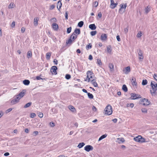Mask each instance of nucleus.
Listing matches in <instances>:
<instances>
[{"label": "nucleus", "instance_id": "4d7b16f0", "mask_svg": "<svg viewBox=\"0 0 157 157\" xmlns=\"http://www.w3.org/2000/svg\"><path fill=\"white\" fill-rule=\"evenodd\" d=\"M51 21L54 22V23H55V22H56V18L55 17H53V18H52L51 19Z\"/></svg>", "mask_w": 157, "mask_h": 157}, {"label": "nucleus", "instance_id": "603ef678", "mask_svg": "<svg viewBox=\"0 0 157 157\" xmlns=\"http://www.w3.org/2000/svg\"><path fill=\"white\" fill-rule=\"evenodd\" d=\"M38 116L40 118H42L43 116V114L42 113L40 112L38 113Z\"/></svg>", "mask_w": 157, "mask_h": 157}, {"label": "nucleus", "instance_id": "7ed1b4c3", "mask_svg": "<svg viewBox=\"0 0 157 157\" xmlns=\"http://www.w3.org/2000/svg\"><path fill=\"white\" fill-rule=\"evenodd\" d=\"M133 139L136 141L141 143L146 142L145 139L142 137L140 135L134 138Z\"/></svg>", "mask_w": 157, "mask_h": 157}, {"label": "nucleus", "instance_id": "f8f14e48", "mask_svg": "<svg viewBox=\"0 0 157 157\" xmlns=\"http://www.w3.org/2000/svg\"><path fill=\"white\" fill-rule=\"evenodd\" d=\"M130 67L129 66L127 67L123 70V72L126 74H128L130 71Z\"/></svg>", "mask_w": 157, "mask_h": 157}, {"label": "nucleus", "instance_id": "a19ab883", "mask_svg": "<svg viewBox=\"0 0 157 157\" xmlns=\"http://www.w3.org/2000/svg\"><path fill=\"white\" fill-rule=\"evenodd\" d=\"M92 47V45L90 44L89 45H87L86 47V48L87 50H88L89 49H90Z\"/></svg>", "mask_w": 157, "mask_h": 157}, {"label": "nucleus", "instance_id": "473e14b6", "mask_svg": "<svg viewBox=\"0 0 157 157\" xmlns=\"http://www.w3.org/2000/svg\"><path fill=\"white\" fill-rule=\"evenodd\" d=\"M107 135L106 134H105L101 136L99 139L98 141H100L102 139L105 138L107 136Z\"/></svg>", "mask_w": 157, "mask_h": 157}, {"label": "nucleus", "instance_id": "aec40b11", "mask_svg": "<svg viewBox=\"0 0 157 157\" xmlns=\"http://www.w3.org/2000/svg\"><path fill=\"white\" fill-rule=\"evenodd\" d=\"M73 33L77 35L79 34L80 33V29H76Z\"/></svg>", "mask_w": 157, "mask_h": 157}, {"label": "nucleus", "instance_id": "ea45409f", "mask_svg": "<svg viewBox=\"0 0 157 157\" xmlns=\"http://www.w3.org/2000/svg\"><path fill=\"white\" fill-rule=\"evenodd\" d=\"M134 106V105L133 103H128L127 104V107H130L131 108H132Z\"/></svg>", "mask_w": 157, "mask_h": 157}, {"label": "nucleus", "instance_id": "cd10ccee", "mask_svg": "<svg viewBox=\"0 0 157 157\" xmlns=\"http://www.w3.org/2000/svg\"><path fill=\"white\" fill-rule=\"evenodd\" d=\"M109 66L111 71H113L114 69V66L113 64L111 63H109Z\"/></svg>", "mask_w": 157, "mask_h": 157}, {"label": "nucleus", "instance_id": "9d476101", "mask_svg": "<svg viewBox=\"0 0 157 157\" xmlns=\"http://www.w3.org/2000/svg\"><path fill=\"white\" fill-rule=\"evenodd\" d=\"M138 54L139 56V59L142 60L144 58V56H143V52L141 49H139L138 51Z\"/></svg>", "mask_w": 157, "mask_h": 157}, {"label": "nucleus", "instance_id": "423d86ee", "mask_svg": "<svg viewBox=\"0 0 157 157\" xmlns=\"http://www.w3.org/2000/svg\"><path fill=\"white\" fill-rule=\"evenodd\" d=\"M140 104L143 105L147 106L149 105L150 104V102L148 101V99L146 98L142 99L141 100Z\"/></svg>", "mask_w": 157, "mask_h": 157}, {"label": "nucleus", "instance_id": "412c9836", "mask_svg": "<svg viewBox=\"0 0 157 157\" xmlns=\"http://www.w3.org/2000/svg\"><path fill=\"white\" fill-rule=\"evenodd\" d=\"M89 28L92 30H95L96 29V27L95 24H92L89 25Z\"/></svg>", "mask_w": 157, "mask_h": 157}, {"label": "nucleus", "instance_id": "79ce46f5", "mask_svg": "<svg viewBox=\"0 0 157 157\" xmlns=\"http://www.w3.org/2000/svg\"><path fill=\"white\" fill-rule=\"evenodd\" d=\"M147 83V80L146 79L143 80L142 82V84L143 85H146Z\"/></svg>", "mask_w": 157, "mask_h": 157}, {"label": "nucleus", "instance_id": "5fc2aeb1", "mask_svg": "<svg viewBox=\"0 0 157 157\" xmlns=\"http://www.w3.org/2000/svg\"><path fill=\"white\" fill-rule=\"evenodd\" d=\"M12 109L11 108H9L8 109L6 110V113H7L9 112H10L12 110Z\"/></svg>", "mask_w": 157, "mask_h": 157}, {"label": "nucleus", "instance_id": "2eb2a0df", "mask_svg": "<svg viewBox=\"0 0 157 157\" xmlns=\"http://www.w3.org/2000/svg\"><path fill=\"white\" fill-rule=\"evenodd\" d=\"M25 92V90H23L22 91L20 92L17 95L20 98H21L24 96Z\"/></svg>", "mask_w": 157, "mask_h": 157}, {"label": "nucleus", "instance_id": "ddd939ff", "mask_svg": "<svg viewBox=\"0 0 157 157\" xmlns=\"http://www.w3.org/2000/svg\"><path fill=\"white\" fill-rule=\"evenodd\" d=\"M111 1V4H110V7L112 9H114L116 7L117 5L118 4L117 3H115L113 0H110Z\"/></svg>", "mask_w": 157, "mask_h": 157}, {"label": "nucleus", "instance_id": "5701e85b", "mask_svg": "<svg viewBox=\"0 0 157 157\" xmlns=\"http://www.w3.org/2000/svg\"><path fill=\"white\" fill-rule=\"evenodd\" d=\"M62 3L61 2V0H59L58 2V6H57V8L59 10V9H60L61 6H62Z\"/></svg>", "mask_w": 157, "mask_h": 157}, {"label": "nucleus", "instance_id": "39448f33", "mask_svg": "<svg viewBox=\"0 0 157 157\" xmlns=\"http://www.w3.org/2000/svg\"><path fill=\"white\" fill-rule=\"evenodd\" d=\"M87 78L88 81L89 82L91 80H92L93 78V73L90 71H87Z\"/></svg>", "mask_w": 157, "mask_h": 157}, {"label": "nucleus", "instance_id": "6ab92c4d", "mask_svg": "<svg viewBox=\"0 0 157 157\" xmlns=\"http://www.w3.org/2000/svg\"><path fill=\"white\" fill-rule=\"evenodd\" d=\"M77 37V35L76 34H75L74 33H72V35L71 36L70 38L73 40V41Z\"/></svg>", "mask_w": 157, "mask_h": 157}, {"label": "nucleus", "instance_id": "a18cd8bd", "mask_svg": "<svg viewBox=\"0 0 157 157\" xmlns=\"http://www.w3.org/2000/svg\"><path fill=\"white\" fill-rule=\"evenodd\" d=\"M97 33V32L96 31H93L90 32V34L92 36H94L96 35Z\"/></svg>", "mask_w": 157, "mask_h": 157}, {"label": "nucleus", "instance_id": "20e7f679", "mask_svg": "<svg viewBox=\"0 0 157 157\" xmlns=\"http://www.w3.org/2000/svg\"><path fill=\"white\" fill-rule=\"evenodd\" d=\"M120 8L119 10V12L121 14H123L124 12L126 7L127 6V4L125 3L124 4H121L120 5Z\"/></svg>", "mask_w": 157, "mask_h": 157}, {"label": "nucleus", "instance_id": "6e6d98bb", "mask_svg": "<svg viewBox=\"0 0 157 157\" xmlns=\"http://www.w3.org/2000/svg\"><path fill=\"white\" fill-rule=\"evenodd\" d=\"M15 22L14 21H13L12 24L11 25V26L13 28L15 26Z\"/></svg>", "mask_w": 157, "mask_h": 157}, {"label": "nucleus", "instance_id": "bf43d9fd", "mask_svg": "<svg viewBox=\"0 0 157 157\" xmlns=\"http://www.w3.org/2000/svg\"><path fill=\"white\" fill-rule=\"evenodd\" d=\"M92 110L93 111L95 112L97 111V109L95 106L93 105L92 106Z\"/></svg>", "mask_w": 157, "mask_h": 157}, {"label": "nucleus", "instance_id": "7c9ffc66", "mask_svg": "<svg viewBox=\"0 0 157 157\" xmlns=\"http://www.w3.org/2000/svg\"><path fill=\"white\" fill-rule=\"evenodd\" d=\"M124 141V139L123 138H118L117 140V142L119 143L121 142H123Z\"/></svg>", "mask_w": 157, "mask_h": 157}, {"label": "nucleus", "instance_id": "f03ea898", "mask_svg": "<svg viewBox=\"0 0 157 157\" xmlns=\"http://www.w3.org/2000/svg\"><path fill=\"white\" fill-rule=\"evenodd\" d=\"M104 112L105 114L109 115H111L113 112V110L111 106L110 105H108L105 107Z\"/></svg>", "mask_w": 157, "mask_h": 157}, {"label": "nucleus", "instance_id": "49530a36", "mask_svg": "<svg viewBox=\"0 0 157 157\" xmlns=\"http://www.w3.org/2000/svg\"><path fill=\"white\" fill-rule=\"evenodd\" d=\"M97 63L99 65H102V63L100 59H97Z\"/></svg>", "mask_w": 157, "mask_h": 157}, {"label": "nucleus", "instance_id": "4be33fe9", "mask_svg": "<svg viewBox=\"0 0 157 157\" xmlns=\"http://www.w3.org/2000/svg\"><path fill=\"white\" fill-rule=\"evenodd\" d=\"M91 82L92 84L94 86L97 87L98 86V84L94 79L91 80Z\"/></svg>", "mask_w": 157, "mask_h": 157}, {"label": "nucleus", "instance_id": "de8ad7c7", "mask_svg": "<svg viewBox=\"0 0 157 157\" xmlns=\"http://www.w3.org/2000/svg\"><path fill=\"white\" fill-rule=\"evenodd\" d=\"M98 5V2H95L93 4V6L95 7H97Z\"/></svg>", "mask_w": 157, "mask_h": 157}, {"label": "nucleus", "instance_id": "e433bc0d", "mask_svg": "<svg viewBox=\"0 0 157 157\" xmlns=\"http://www.w3.org/2000/svg\"><path fill=\"white\" fill-rule=\"evenodd\" d=\"M83 22L82 21H81L78 23V25L80 27H82L83 26Z\"/></svg>", "mask_w": 157, "mask_h": 157}, {"label": "nucleus", "instance_id": "c9c22d12", "mask_svg": "<svg viewBox=\"0 0 157 157\" xmlns=\"http://www.w3.org/2000/svg\"><path fill=\"white\" fill-rule=\"evenodd\" d=\"M51 53L50 52H47L46 54V58L48 59H49L51 56Z\"/></svg>", "mask_w": 157, "mask_h": 157}, {"label": "nucleus", "instance_id": "f704fd0d", "mask_svg": "<svg viewBox=\"0 0 157 157\" xmlns=\"http://www.w3.org/2000/svg\"><path fill=\"white\" fill-rule=\"evenodd\" d=\"M122 89V90L125 92H126L128 91L127 88L125 85H123Z\"/></svg>", "mask_w": 157, "mask_h": 157}, {"label": "nucleus", "instance_id": "bb28decb", "mask_svg": "<svg viewBox=\"0 0 157 157\" xmlns=\"http://www.w3.org/2000/svg\"><path fill=\"white\" fill-rule=\"evenodd\" d=\"M72 42H73V40H72L70 38L68 40H67L66 44H69L70 45H71V44Z\"/></svg>", "mask_w": 157, "mask_h": 157}, {"label": "nucleus", "instance_id": "338daca9", "mask_svg": "<svg viewBox=\"0 0 157 157\" xmlns=\"http://www.w3.org/2000/svg\"><path fill=\"white\" fill-rule=\"evenodd\" d=\"M117 39L118 41H121V39L120 37L119 36L117 35Z\"/></svg>", "mask_w": 157, "mask_h": 157}, {"label": "nucleus", "instance_id": "680f3d73", "mask_svg": "<svg viewBox=\"0 0 157 157\" xmlns=\"http://www.w3.org/2000/svg\"><path fill=\"white\" fill-rule=\"evenodd\" d=\"M25 30V28L24 27H22L21 29V32L22 33H24Z\"/></svg>", "mask_w": 157, "mask_h": 157}, {"label": "nucleus", "instance_id": "0e129e2a", "mask_svg": "<svg viewBox=\"0 0 157 157\" xmlns=\"http://www.w3.org/2000/svg\"><path fill=\"white\" fill-rule=\"evenodd\" d=\"M128 31V28H125L124 29V32L125 34H126Z\"/></svg>", "mask_w": 157, "mask_h": 157}, {"label": "nucleus", "instance_id": "9b49d317", "mask_svg": "<svg viewBox=\"0 0 157 157\" xmlns=\"http://www.w3.org/2000/svg\"><path fill=\"white\" fill-rule=\"evenodd\" d=\"M140 95L136 94H135L132 93L131 94V97L130 98L132 99H135L140 98Z\"/></svg>", "mask_w": 157, "mask_h": 157}, {"label": "nucleus", "instance_id": "774afa93", "mask_svg": "<svg viewBox=\"0 0 157 157\" xmlns=\"http://www.w3.org/2000/svg\"><path fill=\"white\" fill-rule=\"evenodd\" d=\"M153 77L157 81V74H155L154 75Z\"/></svg>", "mask_w": 157, "mask_h": 157}, {"label": "nucleus", "instance_id": "2f4dec72", "mask_svg": "<svg viewBox=\"0 0 157 157\" xmlns=\"http://www.w3.org/2000/svg\"><path fill=\"white\" fill-rule=\"evenodd\" d=\"M151 7L149 6H148L145 9V12L146 13H147L150 10Z\"/></svg>", "mask_w": 157, "mask_h": 157}, {"label": "nucleus", "instance_id": "4c0bfd02", "mask_svg": "<svg viewBox=\"0 0 157 157\" xmlns=\"http://www.w3.org/2000/svg\"><path fill=\"white\" fill-rule=\"evenodd\" d=\"M31 104H32V102H29V103H27L24 106V107L25 108H27L28 107H29L31 105Z\"/></svg>", "mask_w": 157, "mask_h": 157}, {"label": "nucleus", "instance_id": "dca6fc26", "mask_svg": "<svg viewBox=\"0 0 157 157\" xmlns=\"http://www.w3.org/2000/svg\"><path fill=\"white\" fill-rule=\"evenodd\" d=\"M52 27L55 30H57L58 29V25L55 23H53L52 24Z\"/></svg>", "mask_w": 157, "mask_h": 157}, {"label": "nucleus", "instance_id": "09e8293b", "mask_svg": "<svg viewBox=\"0 0 157 157\" xmlns=\"http://www.w3.org/2000/svg\"><path fill=\"white\" fill-rule=\"evenodd\" d=\"M71 78V76L70 75L66 74L65 76V78L67 79H69Z\"/></svg>", "mask_w": 157, "mask_h": 157}, {"label": "nucleus", "instance_id": "b1692460", "mask_svg": "<svg viewBox=\"0 0 157 157\" xmlns=\"http://www.w3.org/2000/svg\"><path fill=\"white\" fill-rule=\"evenodd\" d=\"M112 50L111 46L110 45H109L107 47V52L109 53H110Z\"/></svg>", "mask_w": 157, "mask_h": 157}, {"label": "nucleus", "instance_id": "864d4df0", "mask_svg": "<svg viewBox=\"0 0 157 157\" xmlns=\"http://www.w3.org/2000/svg\"><path fill=\"white\" fill-rule=\"evenodd\" d=\"M55 7V6L54 5H52L50 6L49 9L51 10H52L54 9Z\"/></svg>", "mask_w": 157, "mask_h": 157}, {"label": "nucleus", "instance_id": "c03bdc74", "mask_svg": "<svg viewBox=\"0 0 157 157\" xmlns=\"http://www.w3.org/2000/svg\"><path fill=\"white\" fill-rule=\"evenodd\" d=\"M141 111L143 113H146L147 112V109L145 108H142L141 109Z\"/></svg>", "mask_w": 157, "mask_h": 157}, {"label": "nucleus", "instance_id": "13d9d810", "mask_svg": "<svg viewBox=\"0 0 157 157\" xmlns=\"http://www.w3.org/2000/svg\"><path fill=\"white\" fill-rule=\"evenodd\" d=\"M50 125L52 127H54L55 126V124L53 122H50Z\"/></svg>", "mask_w": 157, "mask_h": 157}, {"label": "nucleus", "instance_id": "393cba45", "mask_svg": "<svg viewBox=\"0 0 157 157\" xmlns=\"http://www.w3.org/2000/svg\"><path fill=\"white\" fill-rule=\"evenodd\" d=\"M32 55L31 51H29L27 53V57L29 59L32 57Z\"/></svg>", "mask_w": 157, "mask_h": 157}, {"label": "nucleus", "instance_id": "6e6552de", "mask_svg": "<svg viewBox=\"0 0 157 157\" xmlns=\"http://www.w3.org/2000/svg\"><path fill=\"white\" fill-rule=\"evenodd\" d=\"M57 69V68L56 66H53L52 67L50 70L51 73H52L53 75H56L57 74L56 71Z\"/></svg>", "mask_w": 157, "mask_h": 157}, {"label": "nucleus", "instance_id": "052dcab7", "mask_svg": "<svg viewBox=\"0 0 157 157\" xmlns=\"http://www.w3.org/2000/svg\"><path fill=\"white\" fill-rule=\"evenodd\" d=\"M33 134H34V136H35L39 134V132L38 131H35L33 132Z\"/></svg>", "mask_w": 157, "mask_h": 157}, {"label": "nucleus", "instance_id": "a878e982", "mask_svg": "<svg viewBox=\"0 0 157 157\" xmlns=\"http://www.w3.org/2000/svg\"><path fill=\"white\" fill-rule=\"evenodd\" d=\"M39 20V18L38 17L35 18L34 20V25L35 26H36L38 25V21Z\"/></svg>", "mask_w": 157, "mask_h": 157}, {"label": "nucleus", "instance_id": "72a5a7b5", "mask_svg": "<svg viewBox=\"0 0 157 157\" xmlns=\"http://www.w3.org/2000/svg\"><path fill=\"white\" fill-rule=\"evenodd\" d=\"M15 5L13 2L11 3L8 6V8L9 9H11L14 7Z\"/></svg>", "mask_w": 157, "mask_h": 157}, {"label": "nucleus", "instance_id": "f3484780", "mask_svg": "<svg viewBox=\"0 0 157 157\" xmlns=\"http://www.w3.org/2000/svg\"><path fill=\"white\" fill-rule=\"evenodd\" d=\"M68 108L72 112L75 113L76 111V110L75 107L72 105H69L68 106Z\"/></svg>", "mask_w": 157, "mask_h": 157}, {"label": "nucleus", "instance_id": "3c124183", "mask_svg": "<svg viewBox=\"0 0 157 157\" xmlns=\"http://www.w3.org/2000/svg\"><path fill=\"white\" fill-rule=\"evenodd\" d=\"M71 30V27H69L67 29V33H70Z\"/></svg>", "mask_w": 157, "mask_h": 157}, {"label": "nucleus", "instance_id": "0eeeda50", "mask_svg": "<svg viewBox=\"0 0 157 157\" xmlns=\"http://www.w3.org/2000/svg\"><path fill=\"white\" fill-rule=\"evenodd\" d=\"M21 98L19 97L17 95L14 97V99L11 101V103L12 105L15 104L19 102Z\"/></svg>", "mask_w": 157, "mask_h": 157}, {"label": "nucleus", "instance_id": "f257e3e1", "mask_svg": "<svg viewBox=\"0 0 157 157\" xmlns=\"http://www.w3.org/2000/svg\"><path fill=\"white\" fill-rule=\"evenodd\" d=\"M151 85L152 88L151 90H150L152 96L155 95L157 90V84L156 82L152 81L151 83Z\"/></svg>", "mask_w": 157, "mask_h": 157}, {"label": "nucleus", "instance_id": "e2e57ef3", "mask_svg": "<svg viewBox=\"0 0 157 157\" xmlns=\"http://www.w3.org/2000/svg\"><path fill=\"white\" fill-rule=\"evenodd\" d=\"M53 62L56 65H57L58 64V61L56 59H54L53 60Z\"/></svg>", "mask_w": 157, "mask_h": 157}, {"label": "nucleus", "instance_id": "37998d69", "mask_svg": "<svg viewBox=\"0 0 157 157\" xmlns=\"http://www.w3.org/2000/svg\"><path fill=\"white\" fill-rule=\"evenodd\" d=\"M36 116V114L34 113H31L30 114V117L31 118H34V117H35Z\"/></svg>", "mask_w": 157, "mask_h": 157}, {"label": "nucleus", "instance_id": "a211bd4d", "mask_svg": "<svg viewBox=\"0 0 157 157\" xmlns=\"http://www.w3.org/2000/svg\"><path fill=\"white\" fill-rule=\"evenodd\" d=\"M131 81L132 82V84L133 86H136L137 85V83L136 82V79L135 78H132Z\"/></svg>", "mask_w": 157, "mask_h": 157}, {"label": "nucleus", "instance_id": "c85d7f7f", "mask_svg": "<svg viewBox=\"0 0 157 157\" xmlns=\"http://www.w3.org/2000/svg\"><path fill=\"white\" fill-rule=\"evenodd\" d=\"M85 144L83 142L80 143L77 146V147L79 148H82L84 145H85Z\"/></svg>", "mask_w": 157, "mask_h": 157}, {"label": "nucleus", "instance_id": "4468645a", "mask_svg": "<svg viewBox=\"0 0 157 157\" xmlns=\"http://www.w3.org/2000/svg\"><path fill=\"white\" fill-rule=\"evenodd\" d=\"M107 35L105 34H102L101 37V39L103 41H105L107 39Z\"/></svg>", "mask_w": 157, "mask_h": 157}, {"label": "nucleus", "instance_id": "1a4fd4ad", "mask_svg": "<svg viewBox=\"0 0 157 157\" xmlns=\"http://www.w3.org/2000/svg\"><path fill=\"white\" fill-rule=\"evenodd\" d=\"M93 147L90 145H86L84 148V150L87 152H89L93 150Z\"/></svg>", "mask_w": 157, "mask_h": 157}, {"label": "nucleus", "instance_id": "58836bf2", "mask_svg": "<svg viewBox=\"0 0 157 157\" xmlns=\"http://www.w3.org/2000/svg\"><path fill=\"white\" fill-rule=\"evenodd\" d=\"M87 94L89 98L93 99V98L94 96L92 94H91L90 93H87Z\"/></svg>", "mask_w": 157, "mask_h": 157}, {"label": "nucleus", "instance_id": "8fccbe9b", "mask_svg": "<svg viewBox=\"0 0 157 157\" xmlns=\"http://www.w3.org/2000/svg\"><path fill=\"white\" fill-rule=\"evenodd\" d=\"M142 33L141 32H139L137 34V37L138 38L141 37L142 36Z\"/></svg>", "mask_w": 157, "mask_h": 157}, {"label": "nucleus", "instance_id": "69168bd1", "mask_svg": "<svg viewBox=\"0 0 157 157\" xmlns=\"http://www.w3.org/2000/svg\"><path fill=\"white\" fill-rule=\"evenodd\" d=\"M65 18L66 19H68V12L67 11H66L65 12Z\"/></svg>", "mask_w": 157, "mask_h": 157}, {"label": "nucleus", "instance_id": "c756f323", "mask_svg": "<svg viewBox=\"0 0 157 157\" xmlns=\"http://www.w3.org/2000/svg\"><path fill=\"white\" fill-rule=\"evenodd\" d=\"M23 83L25 85H28L30 83V81L28 80H25L23 81Z\"/></svg>", "mask_w": 157, "mask_h": 157}]
</instances>
